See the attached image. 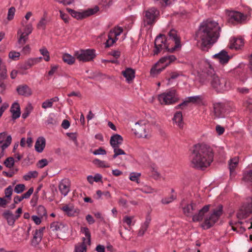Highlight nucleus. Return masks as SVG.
Segmentation results:
<instances>
[{"label":"nucleus","instance_id":"f257e3e1","mask_svg":"<svg viewBox=\"0 0 252 252\" xmlns=\"http://www.w3.org/2000/svg\"><path fill=\"white\" fill-rule=\"evenodd\" d=\"M220 30L218 23L211 19H207L201 23L196 32L195 39L198 42L201 41L202 50L207 51L217 41Z\"/></svg>","mask_w":252,"mask_h":252},{"label":"nucleus","instance_id":"f03ea898","mask_svg":"<svg viewBox=\"0 0 252 252\" xmlns=\"http://www.w3.org/2000/svg\"><path fill=\"white\" fill-rule=\"evenodd\" d=\"M214 153L212 149L205 144H198L193 146L190 155L192 167L204 170L213 161Z\"/></svg>","mask_w":252,"mask_h":252},{"label":"nucleus","instance_id":"7ed1b4c3","mask_svg":"<svg viewBox=\"0 0 252 252\" xmlns=\"http://www.w3.org/2000/svg\"><path fill=\"white\" fill-rule=\"evenodd\" d=\"M168 35V40L164 34H160L157 36L155 40L154 55H158L162 50H163L164 52L173 53L181 48V38L178 35L176 30H171Z\"/></svg>","mask_w":252,"mask_h":252},{"label":"nucleus","instance_id":"20e7f679","mask_svg":"<svg viewBox=\"0 0 252 252\" xmlns=\"http://www.w3.org/2000/svg\"><path fill=\"white\" fill-rule=\"evenodd\" d=\"M210 83L211 87L219 93H223L230 88V83L225 77L217 75L212 78Z\"/></svg>","mask_w":252,"mask_h":252},{"label":"nucleus","instance_id":"39448f33","mask_svg":"<svg viewBox=\"0 0 252 252\" xmlns=\"http://www.w3.org/2000/svg\"><path fill=\"white\" fill-rule=\"evenodd\" d=\"M223 206L219 205L217 208L214 209L212 213L207 217L202 224V227L204 229H209L212 227L214 224L219 220L222 214Z\"/></svg>","mask_w":252,"mask_h":252},{"label":"nucleus","instance_id":"423d86ee","mask_svg":"<svg viewBox=\"0 0 252 252\" xmlns=\"http://www.w3.org/2000/svg\"><path fill=\"white\" fill-rule=\"evenodd\" d=\"M158 98L161 104L165 105L175 103L179 99L175 90H171L159 94Z\"/></svg>","mask_w":252,"mask_h":252},{"label":"nucleus","instance_id":"0eeeda50","mask_svg":"<svg viewBox=\"0 0 252 252\" xmlns=\"http://www.w3.org/2000/svg\"><path fill=\"white\" fill-rule=\"evenodd\" d=\"M144 26H153L159 15V11L156 7H153L144 11Z\"/></svg>","mask_w":252,"mask_h":252},{"label":"nucleus","instance_id":"6e6552de","mask_svg":"<svg viewBox=\"0 0 252 252\" xmlns=\"http://www.w3.org/2000/svg\"><path fill=\"white\" fill-rule=\"evenodd\" d=\"M15 213L16 215H14L10 210H5L2 214V216L6 220L9 226H13L14 225L16 220L19 218L22 213V208H18Z\"/></svg>","mask_w":252,"mask_h":252},{"label":"nucleus","instance_id":"1a4fd4ad","mask_svg":"<svg viewBox=\"0 0 252 252\" xmlns=\"http://www.w3.org/2000/svg\"><path fill=\"white\" fill-rule=\"evenodd\" d=\"M32 24L21 26V28L19 29L17 32V34L19 36L18 43L21 45L25 44L28 40L29 35L32 32Z\"/></svg>","mask_w":252,"mask_h":252},{"label":"nucleus","instance_id":"9d476101","mask_svg":"<svg viewBox=\"0 0 252 252\" xmlns=\"http://www.w3.org/2000/svg\"><path fill=\"white\" fill-rule=\"evenodd\" d=\"M12 137L6 132L0 133V159L4 156V151L11 144Z\"/></svg>","mask_w":252,"mask_h":252},{"label":"nucleus","instance_id":"9b49d317","mask_svg":"<svg viewBox=\"0 0 252 252\" xmlns=\"http://www.w3.org/2000/svg\"><path fill=\"white\" fill-rule=\"evenodd\" d=\"M176 58L174 55H169L164 56L161 58L159 63H165L163 66L160 68H152L151 70V74L153 75H157L161 72L165 68L170 64L172 62L176 60Z\"/></svg>","mask_w":252,"mask_h":252},{"label":"nucleus","instance_id":"f8f14e48","mask_svg":"<svg viewBox=\"0 0 252 252\" xmlns=\"http://www.w3.org/2000/svg\"><path fill=\"white\" fill-rule=\"evenodd\" d=\"M81 231L85 235V237L82 238V243L80 245V252H86L87 245H91V233L88 228L81 227Z\"/></svg>","mask_w":252,"mask_h":252},{"label":"nucleus","instance_id":"ddd939ff","mask_svg":"<svg viewBox=\"0 0 252 252\" xmlns=\"http://www.w3.org/2000/svg\"><path fill=\"white\" fill-rule=\"evenodd\" d=\"M133 130L135 135L138 137L147 138L148 132L144 121H139L136 123L135 124Z\"/></svg>","mask_w":252,"mask_h":252},{"label":"nucleus","instance_id":"4468645a","mask_svg":"<svg viewBox=\"0 0 252 252\" xmlns=\"http://www.w3.org/2000/svg\"><path fill=\"white\" fill-rule=\"evenodd\" d=\"M246 19V17L241 12L232 11L228 13V21L232 24L241 23Z\"/></svg>","mask_w":252,"mask_h":252},{"label":"nucleus","instance_id":"2eb2a0df","mask_svg":"<svg viewBox=\"0 0 252 252\" xmlns=\"http://www.w3.org/2000/svg\"><path fill=\"white\" fill-rule=\"evenodd\" d=\"M61 209L68 217L77 216L79 213L77 207H75L72 203L63 205Z\"/></svg>","mask_w":252,"mask_h":252},{"label":"nucleus","instance_id":"dca6fc26","mask_svg":"<svg viewBox=\"0 0 252 252\" xmlns=\"http://www.w3.org/2000/svg\"><path fill=\"white\" fill-rule=\"evenodd\" d=\"M95 50L93 49L80 50V61L89 62L92 61L95 57Z\"/></svg>","mask_w":252,"mask_h":252},{"label":"nucleus","instance_id":"f3484780","mask_svg":"<svg viewBox=\"0 0 252 252\" xmlns=\"http://www.w3.org/2000/svg\"><path fill=\"white\" fill-rule=\"evenodd\" d=\"M123 31V29L121 27L116 28L113 32L111 31L108 35V39L105 43V47H109L115 42V39L112 37L113 33H114V36L116 37V39H117L116 37L120 35Z\"/></svg>","mask_w":252,"mask_h":252},{"label":"nucleus","instance_id":"a211bd4d","mask_svg":"<svg viewBox=\"0 0 252 252\" xmlns=\"http://www.w3.org/2000/svg\"><path fill=\"white\" fill-rule=\"evenodd\" d=\"M202 97L201 95L189 96L186 98V100L182 103L176 106V109L183 108L187 106L189 103H197L201 102Z\"/></svg>","mask_w":252,"mask_h":252},{"label":"nucleus","instance_id":"6ab92c4d","mask_svg":"<svg viewBox=\"0 0 252 252\" xmlns=\"http://www.w3.org/2000/svg\"><path fill=\"white\" fill-rule=\"evenodd\" d=\"M59 190L64 196L67 195L70 190V182L69 180L64 179L62 180L59 185Z\"/></svg>","mask_w":252,"mask_h":252},{"label":"nucleus","instance_id":"aec40b11","mask_svg":"<svg viewBox=\"0 0 252 252\" xmlns=\"http://www.w3.org/2000/svg\"><path fill=\"white\" fill-rule=\"evenodd\" d=\"M210 205L204 206L201 209L197 214H195L192 216L193 221H200L203 220L204 215L209 210Z\"/></svg>","mask_w":252,"mask_h":252},{"label":"nucleus","instance_id":"412c9836","mask_svg":"<svg viewBox=\"0 0 252 252\" xmlns=\"http://www.w3.org/2000/svg\"><path fill=\"white\" fill-rule=\"evenodd\" d=\"M17 92L19 95L28 97L32 94L31 89L26 85L18 86L16 89Z\"/></svg>","mask_w":252,"mask_h":252},{"label":"nucleus","instance_id":"4be33fe9","mask_svg":"<svg viewBox=\"0 0 252 252\" xmlns=\"http://www.w3.org/2000/svg\"><path fill=\"white\" fill-rule=\"evenodd\" d=\"M214 58L218 60L219 62L221 64L226 63L230 59L227 52L224 50L214 55Z\"/></svg>","mask_w":252,"mask_h":252},{"label":"nucleus","instance_id":"5701e85b","mask_svg":"<svg viewBox=\"0 0 252 252\" xmlns=\"http://www.w3.org/2000/svg\"><path fill=\"white\" fill-rule=\"evenodd\" d=\"M99 10V7L95 6L92 8H88L87 10L80 11V19L87 18L96 13Z\"/></svg>","mask_w":252,"mask_h":252},{"label":"nucleus","instance_id":"b1692460","mask_svg":"<svg viewBox=\"0 0 252 252\" xmlns=\"http://www.w3.org/2000/svg\"><path fill=\"white\" fill-rule=\"evenodd\" d=\"M44 229V228H42L35 230L32 240V245L36 246L41 242L43 236V231Z\"/></svg>","mask_w":252,"mask_h":252},{"label":"nucleus","instance_id":"393cba45","mask_svg":"<svg viewBox=\"0 0 252 252\" xmlns=\"http://www.w3.org/2000/svg\"><path fill=\"white\" fill-rule=\"evenodd\" d=\"M135 70L130 67L126 68L122 71V74L126 78V81L129 83L135 77Z\"/></svg>","mask_w":252,"mask_h":252},{"label":"nucleus","instance_id":"a878e982","mask_svg":"<svg viewBox=\"0 0 252 252\" xmlns=\"http://www.w3.org/2000/svg\"><path fill=\"white\" fill-rule=\"evenodd\" d=\"M203 74L206 77V78L210 81L212 78L217 76L213 67L209 63L207 64V66L205 67V69L203 71Z\"/></svg>","mask_w":252,"mask_h":252},{"label":"nucleus","instance_id":"bb28decb","mask_svg":"<svg viewBox=\"0 0 252 252\" xmlns=\"http://www.w3.org/2000/svg\"><path fill=\"white\" fill-rule=\"evenodd\" d=\"M123 141V137L119 134H116L111 137L110 143L113 148L119 147Z\"/></svg>","mask_w":252,"mask_h":252},{"label":"nucleus","instance_id":"cd10ccee","mask_svg":"<svg viewBox=\"0 0 252 252\" xmlns=\"http://www.w3.org/2000/svg\"><path fill=\"white\" fill-rule=\"evenodd\" d=\"M46 145V140L43 137H38L35 144V149L38 153H41L43 151Z\"/></svg>","mask_w":252,"mask_h":252},{"label":"nucleus","instance_id":"c85d7f7f","mask_svg":"<svg viewBox=\"0 0 252 252\" xmlns=\"http://www.w3.org/2000/svg\"><path fill=\"white\" fill-rule=\"evenodd\" d=\"M10 111L12 114L13 119H16L20 117L21 114L20 107L19 104L17 102H14L12 105Z\"/></svg>","mask_w":252,"mask_h":252},{"label":"nucleus","instance_id":"c756f323","mask_svg":"<svg viewBox=\"0 0 252 252\" xmlns=\"http://www.w3.org/2000/svg\"><path fill=\"white\" fill-rule=\"evenodd\" d=\"M244 44V40L242 38H237L234 39V41L230 45V48L236 50L240 49Z\"/></svg>","mask_w":252,"mask_h":252},{"label":"nucleus","instance_id":"7c9ffc66","mask_svg":"<svg viewBox=\"0 0 252 252\" xmlns=\"http://www.w3.org/2000/svg\"><path fill=\"white\" fill-rule=\"evenodd\" d=\"M196 203L191 202L190 204H188L186 206L183 208V211L184 214L188 216L189 214L192 213V211L196 210Z\"/></svg>","mask_w":252,"mask_h":252},{"label":"nucleus","instance_id":"2f4dec72","mask_svg":"<svg viewBox=\"0 0 252 252\" xmlns=\"http://www.w3.org/2000/svg\"><path fill=\"white\" fill-rule=\"evenodd\" d=\"M173 121L175 122L180 128H183V116L181 111L176 112L173 118Z\"/></svg>","mask_w":252,"mask_h":252},{"label":"nucleus","instance_id":"473e14b6","mask_svg":"<svg viewBox=\"0 0 252 252\" xmlns=\"http://www.w3.org/2000/svg\"><path fill=\"white\" fill-rule=\"evenodd\" d=\"M7 77V70L5 66L2 63V59L0 58V79L3 80Z\"/></svg>","mask_w":252,"mask_h":252},{"label":"nucleus","instance_id":"72a5a7b5","mask_svg":"<svg viewBox=\"0 0 252 252\" xmlns=\"http://www.w3.org/2000/svg\"><path fill=\"white\" fill-rule=\"evenodd\" d=\"M238 162L239 158L238 157H235L230 159L229 162V166L230 173L232 172L234 170L238 163Z\"/></svg>","mask_w":252,"mask_h":252},{"label":"nucleus","instance_id":"f704fd0d","mask_svg":"<svg viewBox=\"0 0 252 252\" xmlns=\"http://www.w3.org/2000/svg\"><path fill=\"white\" fill-rule=\"evenodd\" d=\"M63 60L64 62L67 63L68 64H72L75 62V58L70 54L68 53L64 54L63 55Z\"/></svg>","mask_w":252,"mask_h":252},{"label":"nucleus","instance_id":"c9c22d12","mask_svg":"<svg viewBox=\"0 0 252 252\" xmlns=\"http://www.w3.org/2000/svg\"><path fill=\"white\" fill-rule=\"evenodd\" d=\"M33 109V107L31 103H29L28 104H27V106L25 107L24 112L22 114V118L23 119L27 118L29 116L30 113L32 112Z\"/></svg>","mask_w":252,"mask_h":252},{"label":"nucleus","instance_id":"e433bc0d","mask_svg":"<svg viewBox=\"0 0 252 252\" xmlns=\"http://www.w3.org/2000/svg\"><path fill=\"white\" fill-rule=\"evenodd\" d=\"M214 109L215 115L216 116V117L221 118L223 117V115L222 114L223 109L221 108L220 104L215 105Z\"/></svg>","mask_w":252,"mask_h":252},{"label":"nucleus","instance_id":"4c0bfd02","mask_svg":"<svg viewBox=\"0 0 252 252\" xmlns=\"http://www.w3.org/2000/svg\"><path fill=\"white\" fill-rule=\"evenodd\" d=\"M38 176V172L36 171H31L23 176V179L26 181H29L31 178H35Z\"/></svg>","mask_w":252,"mask_h":252},{"label":"nucleus","instance_id":"58836bf2","mask_svg":"<svg viewBox=\"0 0 252 252\" xmlns=\"http://www.w3.org/2000/svg\"><path fill=\"white\" fill-rule=\"evenodd\" d=\"M243 180L252 184V170L244 173Z\"/></svg>","mask_w":252,"mask_h":252},{"label":"nucleus","instance_id":"ea45409f","mask_svg":"<svg viewBox=\"0 0 252 252\" xmlns=\"http://www.w3.org/2000/svg\"><path fill=\"white\" fill-rule=\"evenodd\" d=\"M47 23L45 17H42L37 24V28L38 29L45 30Z\"/></svg>","mask_w":252,"mask_h":252},{"label":"nucleus","instance_id":"a19ab883","mask_svg":"<svg viewBox=\"0 0 252 252\" xmlns=\"http://www.w3.org/2000/svg\"><path fill=\"white\" fill-rule=\"evenodd\" d=\"M251 200L250 203L243 206L245 215H249L252 213V198H251Z\"/></svg>","mask_w":252,"mask_h":252},{"label":"nucleus","instance_id":"79ce46f5","mask_svg":"<svg viewBox=\"0 0 252 252\" xmlns=\"http://www.w3.org/2000/svg\"><path fill=\"white\" fill-rule=\"evenodd\" d=\"M40 53L44 57V59L45 61L48 62L50 59L49 53L46 48H42L39 50Z\"/></svg>","mask_w":252,"mask_h":252},{"label":"nucleus","instance_id":"37998d69","mask_svg":"<svg viewBox=\"0 0 252 252\" xmlns=\"http://www.w3.org/2000/svg\"><path fill=\"white\" fill-rule=\"evenodd\" d=\"M20 56V53L15 51H10L8 54L9 58L13 61H17L19 60Z\"/></svg>","mask_w":252,"mask_h":252},{"label":"nucleus","instance_id":"c03bdc74","mask_svg":"<svg viewBox=\"0 0 252 252\" xmlns=\"http://www.w3.org/2000/svg\"><path fill=\"white\" fill-rule=\"evenodd\" d=\"M16 9L14 7H11L9 8L7 13V19L8 21L12 20L14 17Z\"/></svg>","mask_w":252,"mask_h":252},{"label":"nucleus","instance_id":"a18cd8bd","mask_svg":"<svg viewBox=\"0 0 252 252\" xmlns=\"http://www.w3.org/2000/svg\"><path fill=\"white\" fill-rule=\"evenodd\" d=\"M176 199V196L173 194L170 195L169 197H165L162 198L161 200V202L162 204H168L171 202H172L173 200Z\"/></svg>","mask_w":252,"mask_h":252},{"label":"nucleus","instance_id":"49530a36","mask_svg":"<svg viewBox=\"0 0 252 252\" xmlns=\"http://www.w3.org/2000/svg\"><path fill=\"white\" fill-rule=\"evenodd\" d=\"M93 163L94 164L98 166L99 167H109V165H106L105 162L104 161L100 160V159H97V158L94 159L93 160Z\"/></svg>","mask_w":252,"mask_h":252},{"label":"nucleus","instance_id":"de8ad7c7","mask_svg":"<svg viewBox=\"0 0 252 252\" xmlns=\"http://www.w3.org/2000/svg\"><path fill=\"white\" fill-rule=\"evenodd\" d=\"M13 192V189L11 186H8L5 189L4 193H5V197L8 199L9 200H11V195Z\"/></svg>","mask_w":252,"mask_h":252},{"label":"nucleus","instance_id":"09e8293b","mask_svg":"<svg viewBox=\"0 0 252 252\" xmlns=\"http://www.w3.org/2000/svg\"><path fill=\"white\" fill-rule=\"evenodd\" d=\"M114 149V154L113 156V158H115L119 155H126L124 151L119 147L113 148Z\"/></svg>","mask_w":252,"mask_h":252},{"label":"nucleus","instance_id":"8fccbe9b","mask_svg":"<svg viewBox=\"0 0 252 252\" xmlns=\"http://www.w3.org/2000/svg\"><path fill=\"white\" fill-rule=\"evenodd\" d=\"M25 188V186L24 184H20L16 185L14 190L16 193L19 194L24 191Z\"/></svg>","mask_w":252,"mask_h":252},{"label":"nucleus","instance_id":"3c124183","mask_svg":"<svg viewBox=\"0 0 252 252\" xmlns=\"http://www.w3.org/2000/svg\"><path fill=\"white\" fill-rule=\"evenodd\" d=\"M141 176V174L136 172H132L130 174L129 179L134 182L138 183V180Z\"/></svg>","mask_w":252,"mask_h":252},{"label":"nucleus","instance_id":"603ef678","mask_svg":"<svg viewBox=\"0 0 252 252\" xmlns=\"http://www.w3.org/2000/svg\"><path fill=\"white\" fill-rule=\"evenodd\" d=\"M41 57H40L38 58H35V59H29L26 63L27 65V67L26 68H29L31 66H32L34 64L38 62V60L41 59Z\"/></svg>","mask_w":252,"mask_h":252},{"label":"nucleus","instance_id":"864d4df0","mask_svg":"<svg viewBox=\"0 0 252 252\" xmlns=\"http://www.w3.org/2000/svg\"><path fill=\"white\" fill-rule=\"evenodd\" d=\"M151 221V217L150 215V214H147L146 217V220L143 225L141 226V227L147 230L148 228L149 227V224L150 223V222Z\"/></svg>","mask_w":252,"mask_h":252},{"label":"nucleus","instance_id":"5fc2aeb1","mask_svg":"<svg viewBox=\"0 0 252 252\" xmlns=\"http://www.w3.org/2000/svg\"><path fill=\"white\" fill-rule=\"evenodd\" d=\"M4 164L7 167L11 168L14 165V160L12 157L8 158L4 161Z\"/></svg>","mask_w":252,"mask_h":252},{"label":"nucleus","instance_id":"6e6d98bb","mask_svg":"<svg viewBox=\"0 0 252 252\" xmlns=\"http://www.w3.org/2000/svg\"><path fill=\"white\" fill-rule=\"evenodd\" d=\"M140 189L141 191L145 193H151L155 191L154 189L148 186H144ZM155 192H156V191H155Z\"/></svg>","mask_w":252,"mask_h":252},{"label":"nucleus","instance_id":"4d7b16f0","mask_svg":"<svg viewBox=\"0 0 252 252\" xmlns=\"http://www.w3.org/2000/svg\"><path fill=\"white\" fill-rule=\"evenodd\" d=\"M48 163V160L45 159H42L40 160H39L37 163V166L38 167L40 168H42L47 165Z\"/></svg>","mask_w":252,"mask_h":252},{"label":"nucleus","instance_id":"13d9d810","mask_svg":"<svg viewBox=\"0 0 252 252\" xmlns=\"http://www.w3.org/2000/svg\"><path fill=\"white\" fill-rule=\"evenodd\" d=\"M93 153L94 155H104L106 154V151L103 148L100 147L98 149L93 151Z\"/></svg>","mask_w":252,"mask_h":252},{"label":"nucleus","instance_id":"bf43d9fd","mask_svg":"<svg viewBox=\"0 0 252 252\" xmlns=\"http://www.w3.org/2000/svg\"><path fill=\"white\" fill-rule=\"evenodd\" d=\"M53 104L50 99H47L44 101L42 104V107L45 109L52 107Z\"/></svg>","mask_w":252,"mask_h":252},{"label":"nucleus","instance_id":"052dcab7","mask_svg":"<svg viewBox=\"0 0 252 252\" xmlns=\"http://www.w3.org/2000/svg\"><path fill=\"white\" fill-rule=\"evenodd\" d=\"M66 10L70 13V14L74 18L78 19L79 18V12L75 11L69 8H67Z\"/></svg>","mask_w":252,"mask_h":252},{"label":"nucleus","instance_id":"680f3d73","mask_svg":"<svg viewBox=\"0 0 252 252\" xmlns=\"http://www.w3.org/2000/svg\"><path fill=\"white\" fill-rule=\"evenodd\" d=\"M67 135L71 139L75 144L77 145V133H67Z\"/></svg>","mask_w":252,"mask_h":252},{"label":"nucleus","instance_id":"e2e57ef3","mask_svg":"<svg viewBox=\"0 0 252 252\" xmlns=\"http://www.w3.org/2000/svg\"><path fill=\"white\" fill-rule=\"evenodd\" d=\"M33 192V188H31L28 191L24 193L22 196L23 197V199H28L30 196L32 194Z\"/></svg>","mask_w":252,"mask_h":252},{"label":"nucleus","instance_id":"0e129e2a","mask_svg":"<svg viewBox=\"0 0 252 252\" xmlns=\"http://www.w3.org/2000/svg\"><path fill=\"white\" fill-rule=\"evenodd\" d=\"M63 225L61 223H59L58 222H54L52 223L51 225V228L53 230H58L60 229L61 227H63Z\"/></svg>","mask_w":252,"mask_h":252},{"label":"nucleus","instance_id":"69168bd1","mask_svg":"<svg viewBox=\"0 0 252 252\" xmlns=\"http://www.w3.org/2000/svg\"><path fill=\"white\" fill-rule=\"evenodd\" d=\"M181 75H182L181 72H172L170 73V78L168 79V81L170 79H175Z\"/></svg>","mask_w":252,"mask_h":252},{"label":"nucleus","instance_id":"338daca9","mask_svg":"<svg viewBox=\"0 0 252 252\" xmlns=\"http://www.w3.org/2000/svg\"><path fill=\"white\" fill-rule=\"evenodd\" d=\"M216 130L218 135H222L224 132V128L220 125H217L216 126Z\"/></svg>","mask_w":252,"mask_h":252},{"label":"nucleus","instance_id":"774afa93","mask_svg":"<svg viewBox=\"0 0 252 252\" xmlns=\"http://www.w3.org/2000/svg\"><path fill=\"white\" fill-rule=\"evenodd\" d=\"M245 105L247 109L249 110L251 112L252 111V98H249L245 102Z\"/></svg>","mask_w":252,"mask_h":252}]
</instances>
